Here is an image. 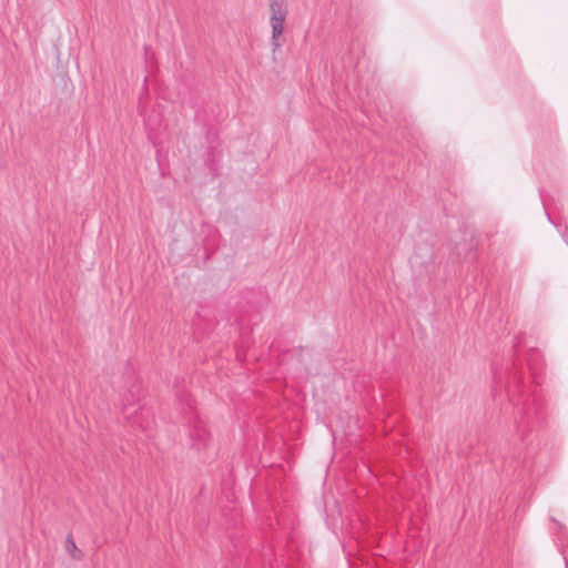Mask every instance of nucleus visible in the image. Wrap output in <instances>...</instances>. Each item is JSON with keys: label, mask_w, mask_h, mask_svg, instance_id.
Wrapping results in <instances>:
<instances>
[{"label": "nucleus", "mask_w": 568, "mask_h": 568, "mask_svg": "<svg viewBox=\"0 0 568 568\" xmlns=\"http://www.w3.org/2000/svg\"><path fill=\"white\" fill-rule=\"evenodd\" d=\"M507 394L515 407V425L520 438L524 440L529 429L541 418L542 405L535 394L525 385L523 371L517 359L507 368Z\"/></svg>", "instance_id": "1"}, {"label": "nucleus", "mask_w": 568, "mask_h": 568, "mask_svg": "<svg viewBox=\"0 0 568 568\" xmlns=\"http://www.w3.org/2000/svg\"><path fill=\"white\" fill-rule=\"evenodd\" d=\"M178 398L183 405H185L183 409L187 418L189 436L192 440V445L197 449L205 448L211 440V434L207 430L204 420L197 415L194 400L186 393L178 394Z\"/></svg>", "instance_id": "2"}, {"label": "nucleus", "mask_w": 568, "mask_h": 568, "mask_svg": "<svg viewBox=\"0 0 568 568\" xmlns=\"http://www.w3.org/2000/svg\"><path fill=\"white\" fill-rule=\"evenodd\" d=\"M287 2H271L270 3V22L272 27V45L276 50L280 48L278 37L283 33L284 22L287 16Z\"/></svg>", "instance_id": "3"}, {"label": "nucleus", "mask_w": 568, "mask_h": 568, "mask_svg": "<svg viewBox=\"0 0 568 568\" xmlns=\"http://www.w3.org/2000/svg\"><path fill=\"white\" fill-rule=\"evenodd\" d=\"M132 396V399H129L125 397L124 400V414L128 418H131V424L133 427H140L144 432L150 430V425L153 422L150 419V412L144 408H140V413L138 414L136 410H134L135 416H131V413L129 412V406H132L135 400H139V396L135 398L132 390L129 392Z\"/></svg>", "instance_id": "4"}, {"label": "nucleus", "mask_w": 568, "mask_h": 568, "mask_svg": "<svg viewBox=\"0 0 568 568\" xmlns=\"http://www.w3.org/2000/svg\"><path fill=\"white\" fill-rule=\"evenodd\" d=\"M65 550L74 560H80L83 557V552L77 547L72 535H68L65 539Z\"/></svg>", "instance_id": "5"}, {"label": "nucleus", "mask_w": 568, "mask_h": 568, "mask_svg": "<svg viewBox=\"0 0 568 568\" xmlns=\"http://www.w3.org/2000/svg\"><path fill=\"white\" fill-rule=\"evenodd\" d=\"M519 338L516 337L515 342H514V353H515V356L518 357L519 356Z\"/></svg>", "instance_id": "6"}]
</instances>
